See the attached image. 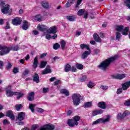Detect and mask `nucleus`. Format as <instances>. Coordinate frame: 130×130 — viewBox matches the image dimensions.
<instances>
[{"label": "nucleus", "instance_id": "f257e3e1", "mask_svg": "<svg viewBox=\"0 0 130 130\" xmlns=\"http://www.w3.org/2000/svg\"><path fill=\"white\" fill-rule=\"evenodd\" d=\"M118 56L117 55H115L112 57L108 58L102 62L98 66L99 69L100 70H102V71H106L107 69H108V67L112 61H114L115 59H117Z\"/></svg>", "mask_w": 130, "mask_h": 130}, {"label": "nucleus", "instance_id": "f03ea898", "mask_svg": "<svg viewBox=\"0 0 130 130\" xmlns=\"http://www.w3.org/2000/svg\"><path fill=\"white\" fill-rule=\"evenodd\" d=\"M5 90L6 91V94L7 97H13V96L15 95L17 96V99H20L22 98L23 96H24V94L21 92H18L15 91H12V86L8 85L6 86L5 88Z\"/></svg>", "mask_w": 130, "mask_h": 130}, {"label": "nucleus", "instance_id": "7ed1b4c3", "mask_svg": "<svg viewBox=\"0 0 130 130\" xmlns=\"http://www.w3.org/2000/svg\"><path fill=\"white\" fill-rule=\"evenodd\" d=\"M38 29L41 31L42 32H49V33L55 34L57 31L56 30V26H52L48 29V27L44 25L39 24L37 26Z\"/></svg>", "mask_w": 130, "mask_h": 130}, {"label": "nucleus", "instance_id": "20e7f679", "mask_svg": "<svg viewBox=\"0 0 130 130\" xmlns=\"http://www.w3.org/2000/svg\"><path fill=\"white\" fill-rule=\"evenodd\" d=\"M80 120V117L79 116H76L73 118V119H69L67 122V124L69 126L74 127L75 125H78L79 124V121Z\"/></svg>", "mask_w": 130, "mask_h": 130}, {"label": "nucleus", "instance_id": "39448f33", "mask_svg": "<svg viewBox=\"0 0 130 130\" xmlns=\"http://www.w3.org/2000/svg\"><path fill=\"white\" fill-rule=\"evenodd\" d=\"M81 97V94L79 93H74L72 95V98L73 99L74 105H75V106L80 105Z\"/></svg>", "mask_w": 130, "mask_h": 130}, {"label": "nucleus", "instance_id": "423d86ee", "mask_svg": "<svg viewBox=\"0 0 130 130\" xmlns=\"http://www.w3.org/2000/svg\"><path fill=\"white\" fill-rule=\"evenodd\" d=\"M123 28H124V26H123V25H117L116 27V30L118 32L122 31V35H125V36L127 35V34H128V30H129L128 27H125L124 29H123Z\"/></svg>", "mask_w": 130, "mask_h": 130}, {"label": "nucleus", "instance_id": "0eeeda50", "mask_svg": "<svg viewBox=\"0 0 130 130\" xmlns=\"http://www.w3.org/2000/svg\"><path fill=\"white\" fill-rule=\"evenodd\" d=\"M0 55H6L10 53L11 51V48L6 46H2L0 44Z\"/></svg>", "mask_w": 130, "mask_h": 130}, {"label": "nucleus", "instance_id": "6e6552de", "mask_svg": "<svg viewBox=\"0 0 130 130\" xmlns=\"http://www.w3.org/2000/svg\"><path fill=\"white\" fill-rule=\"evenodd\" d=\"M110 119V117L108 116L107 118L103 119V118H101L97 119L96 120L93 121L92 123V125H95L96 124H99V123H106V122H108L109 120Z\"/></svg>", "mask_w": 130, "mask_h": 130}, {"label": "nucleus", "instance_id": "1a4fd4ad", "mask_svg": "<svg viewBox=\"0 0 130 130\" xmlns=\"http://www.w3.org/2000/svg\"><path fill=\"white\" fill-rule=\"evenodd\" d=\"M10 8L11 6L8 4L5 5L1 10L3 14H5V15L7 14H9L10 15V14L13 12V10Z\"/></svg>", "mask_w": 130, "mask_h": 130}, {"label": "nucleus", "instance_id": "9d476101", "mask_svg": "<svg viewBox=\"0 0 130 130\" xmlns=\"http://www.w3.org/2000/svg\"><path fill=\"white\" fill-rule=\"evenodd\" d=\"M54 125L52 124H46L42 127H41L38 130H54Z\"/></svg>", "mask_w": 130, "mask_h": 130}, {"label": "nucleus", "instance_id": "9b49d317", "mask_svg": "<svg viewBox=\"0 0 130 130\" xmlns=\"http://www.w3.org/2000/svg\"><path fill=\"white\" fill-rule=\"evenodd\" d=\"M130 112L128 111H125L123 114L119 113L118 114L117 116V119H122L125 116H127V115H129Z\"/></svg>", "mask_w": 130, "mask_h": 130}, {"label": "nucleus", "instance_id": "f8f14e48", "mask_svg": "<svg viewBox=\"0 0 130 130\" xmlns=\"http://www.w3.org/2000/svg\"><path fill=\"white\" fill-rule=\"evenodd\" d=\"M22 23V19L19 17L14 18L12 19V24L15 26H19Z\"/></svg>", "mask_w": 130, "mask_h": 130}, {"label": "nucleus", "instance_id": "ddd939ff", "mask_svg": "<svg viewBox=\"0 0 130 130\" xmlns=\"http://www.w3.org/2000/svg\"><path fill=\"white\" fill-rule=\"evenodd\" d=\"M5 116L10 117L12 120H15V115H14V114H13V112L11 110L7 111Z\"/></svg>", "mask_w": 130, "mask_h": 130}, {"label": "nucleus", "instance_id": "4468645a", "mask_svg": "<svg viewBox=\"0 0 130 130\" xmlns=\"http://www.w3.org/2000/svg\"><path fill=\"white\" fill-rule=\"evenodd\" d=\"M113 79H116V80H122L125 78L124 74H117L116 75H112Z\"/></svg>", "mask_w": 130, "mask_h": 130}, {"label": "nucleus", "instance_id": "2eb2a0df", "mask_svg": "<svg viewBox=\"0 0 130 130\" xmlns=\"http://www.w3.org/2000/svg\"><path fill=\"white\" fill-rule=\"evenodd\" d=\"M35 92H29L27 94V100L28 101H33L35 99Z\"/></svg>", "mask_w": 130, "mask_h": 130}, {"label": "nucleus", "instance_id": "dca6fc26", "mask_svg": "<svg viewBox=\"0 0 130 130\" xmlns=\"http://www.w3.org/2000/svg\"><path fill=\"white\" fill-rule=\"evenodd\" d=\"M51 73V69H50V66L49 65H47L42 72V75H46L47 74H50Z\"/></svg>", "mask_w": 130, "mask_h": 130}, {"label": "nucleus", "instance_id": "f3484780", "mask_svg": "<svg viewBox=\"0 0 130 130\" xmlns=\"http://www.w3.org/2000/svg\"><path fill=\"white\" fill-rule=\"evenodd\" d=\"M17 120H19L20 121L24 120V119H25V113L22 112L19 113L17 116Z\"/></svg>", "mask_w": 130, "mask_h": 130}, {"label": "nucleus", "instance_id": "a211bd4d", "mask_svg": "<svg viewBox=\"0 0 130 130\" xmlns=\"http://www.w3.org/2000/svg\"><path fill=\"white\" fill-rule=\"evenodd\" d=\"M121 86H122V89H123L124 91H126V90H127V89L129 88L130 81H127L125 82L124 83L122 84Z\"/></svg>", "mask_w": 130, "mask_h": 130}, {"label": "nucleus", "instance_id": "6ab92c4d", "mask_svg": "<svg viewBox=\"0 0 130 130\" xmlns=\"http://www.w3.org/2000/svg\"><path fill=\"white\" fill-rule=\"evenodd\" d=\"M90 54H91V52L90 51H85L84 52L82 53L81 58L85 59V58L88 57V55H90Z\"/></svg>", "mask_w": 130, "mask_h": 130}, {"label": "nucleus", "instance_id": "aec40b11", "mask_svg": "<svg viewBox=\"0 0 130 130\" xmlns=\"http://www.w3.org/2000/svg\"><path fill=\"white\" fill-rule=\"evenodd\" d=\"M75 3H76V0H68L66 5V8H70Z\"/></svg>", "mask_w": 130, "mask_h": 130}, {"label": "nucleus", "instance_id": "412c9836", "mask_svg": "<svg viewBox=\"0 0 130 130\" xmlns=\"http://www.w3.org/2000/svg\"><path fill=\"white\" fill-rule=\"evenodd\" d=\"M102 113H103V110H99L93 111L92 114L93 116H96V115H99V114H102Z\"/></svg>", "mask_w": 130, "mask_h": 130}, {"label": "nucleus", "instance_id": "4be33fe9", "mask_svg": "<svg viewBox=\"0 0 130 130\" xmlns=\"http://www.w3.org/2000/svg\"><path fill=\"white\" fill-rule=\"evenodd\" d=\"M29 28V25H28V22L26 20L23 21V24L22 25L23 30H27Z\"/></svg>", "mask_w": 130, "mask_h": 130}, {"label": "nucleus", "instance_id": "5701e85b", "mask_svg": "<svg viewBox=\"0 0 130 130\" xmlns=\"http://www.w3.org/2000/svg\"><path fill=\"white\" fill-rule=\"evenodd\" d=\"M98 106L100 108H102V109H105L106 108V105H105V103L104 102L99 103Z\"/></svg>", "mask_w": 130, "mask_h": 130}, {"label": "nucleus", "instance_id": "b1692460", "mask_svg": "<svg viewBox=\"0 0 130 130\" xmlns=\"http://www.w3.org/2000/svg\"><path fill=\"white\" fill-rule=\"evenodd\" d=\"M80 48H81V49L86 48L87 50H90V46L89 45H86V44H80Z\"/></svg>", "mask_w": 130, "mask_h": 130}, {"label": "nucleus", "instance_id": "393cba45", "mask_svg": "<svg viewBox=\"0 0 130 130\" xmlns=\"http://www.w3.org/2000/svg\"><path fill=\"white\" fill-rule=\"evenodd\" d=\"M32 66L35 69H36V68L38 67V58H37V57H36L34 58V61Z\"/></svg>", "mask_w": 130, "mask_h": 130}, {"label": "nucleus", "instance_id": "a878e982", "mask_svg": "<svg viewBox=\"0 0 130 130\" xmlns=\"http://www.w3.org/2000/svg\"><path fill=\"white\" fill-rule=\"evenodd\" d=\"M46 64H47V61H42L40 64V69H44L45 67H46Z\"/></svg>", "mask_w": 130, "mask_h": 130}, {"label": "nucleus", "instance_id": "bb28decb", "mask_svg": "<svg viewBox=\"0 0 130 130\" xmlns=\"http://www.w3.org/2000/svg\"><path fill=\"white\" fill-rule=\"evenodd\" d=\"M66 19L69 21L73 22V21H75V19H76V16L75 15L66 16Z\"/></svg>", "mask_w": 130, "mask_h": 130}, {"label": "nucleus", "instance_id": "cd10ccee", "mask_svg": "<svg viewBox=\"0 0 130 130\" xmlns=\"http://www.w3.org/2000/svg\"><path fill=\"white\" fill-rule=\"evenodd\" d=\"M93 38L96 42H101V39H100L99 36H98L97 34L93 35Z\"/></svg>", "mask_w": 130, "mask_h": 130}, {"label": "nucleus", "instance_id": "c85d7f7f", "mask_svg": "<svg viewBox=\"0 0 130 130\" xmlns=\"http://www.w3.org/2000/svg\"><path fill=\"white\" fill-rule=\"evenodd\" d=\"M34 82H36V83H39V76H38V74H35L34 76Z\"/></svg>", "mask_w": 130, "mask_h": 130}, {"label": "nucleus", "instance_id": "c756f323", "mask_svg": "<svg viewBox=\"0 0 130 130\" xmlns=\"http://www.w3.org/2000/svg\"><path fill=\"white\" fill-rule=\"evenodd\" d=\"M60 93H61V94H64L67 96L70 95V92H69V91L67 89H61Z\"/></svg>", "mask_w": 130, "mask_h": 130}, {"label": "nucleus", "instance_id": "7c9ffc66", "mask_svg": "<svg viewBox=\"0 0 130 130\" xmlns=\"http://www.w3.org/2000/svg\"><path fill=\"white\" fill-rule=\"evenodd\" d=\"M36 106V105L32 104H29L28 108L31 110V112H35V110L34 109L35 107Z\"/></svg>", "mask_w": 130, "mask_h": 130}, {"label": "nucleus", "instance_id": "2f4dec72", "mask_svg": "<svg viewBox=\"0 0 130 130\" xmlns=\"http://www.w3.org/2000/svg\"><path fill=\"white\" fill-rule=\"evenodd\" d=\"M92 106V102H86L84 104V107L85 108H89V107H91Z\"/></svg>", "mask_w": 130, "mask_h": 130}, {"label": "nucleus", "instance_id": "473e14b6", "mask_svg": "<svg viewBox=\"0 0 130 130\" xmlns=\"http://www.w3.org/2000/svg\"><path fill=\"white\" fill-rule=\"evenodd\" d=\"M71 69L72 67L71 66V65H70V64H67L65 66V72H66V73H68V72H70V71H71Z\"/></svg>", "mask_w": 130, "mask_h": 130}, {"label": "nucleus", "instance_id": "72a5a7b5", "mask_svg": "<svg viewBox=\"0 0 130 130\" xmlns=\"http://www.w3.org/2000/svg\"><path fill=\"white\" fill-rule=\"evenodd\" d=\"M124 3L126 7L130 9V0H124Z\"/></svg>", "mask_w": 130, "mask_h": 130}, {"label": "nucleus", "instance_id": "f704fd0d", "mask_svg": "<svg viewBox=\"0 0 130 130\" xmlns=\"http://www.w3.org/2000/svg\"><path fill=\"white\" fill-rule=\"evenodd\" d=\"M42 6L44 8V9H48V7H49V5H48V3L46 2H42Z\"/></svg>", "mask_w": 130, "mask_h": 130}, {"label": "nucleus", "instance_id": "c9c22d12", "mask_svg": "<svg viewBox=\"0 0 130 130\" xmlns=\"http://www.w3.org/2000/svg\"><path fill=\"white\" fill-rule=\"evenodd\" d=\"M35 20L36 21H39V22H40V21H41V20H42V16H41V15H36L35 17Z\"/></svg>", "mask_w": 130, "mask_h": 130}, {"label": "nucleus", "instance_id": "e433bc0d", "mask_svg": "<svg viewBox=\"0 0 130 130\" xmlns=\"http://www.w3.org/2000/svg\"><path fill=\"white\" fill-rule=\"evenodd\" d=\"M13 67V63L8 62L7 66H6V69L7 70H11Z\"/></svg>", "mask_w": 130, "mask_h": 130}, {"label": "nucleus", "instance_id": "4c0bfd02", "mask_svg": "<svg viewBox=\"0 0 130 130\" xmlns=\"http://www.w3.org/2000/svg\"><path fill=\"white\" fill-rule=\"evenodd\" d=\"M76 67L78 70H83V69L84 68V66H83V64L79 63H76Z\"/></svg>", "mask_w": 130, "mask_h": 130}, {"label": "nucleus", "instance_id": "58836bf2", "mask_svg": "<svg viewBox=\"0 0 130 130\" xmlns=\"http://www.w3.org/2000/svg\"><path fill=\"white\" fill-rule=\"evenodd\" d=\"M22 107H23V106L22 105V104H17L15 106V109L17 111H19V110H20V109H21Z\"/></svg>", "mask_w": 130, "mask_h": 130}, {"label": "nucleus", "instance_id": "ea45409f", "mask_svg": "<svg viewBox=\"0 0 130 130\" xmlns=\"http://www.w3.org/2000/svg\"><path fill=\"white\" fill-rule=\"evenodd\" d=\"M84 13H85V9H80L78 11L77 15H78V16H82Z\"/></svg>", "mask_w": 130, "mask_h": 130}, {"label": "nucleus", "instance_id": "a19ab883", "mask_svg": "<svg viewBox=\"0 0 130 130\" xmlns=\"http://www.w3.org/2000/svg\"><path fill=\"white\" fill-rule=\"evenodd\" d=\"M121 38V34L119 32H116V40H119Z\"/></svg>", "mask_w": 130, "mask_h": 130}, {"label": "nucleus", "instance_id": "79ce46f5", "mask_svg": "<svg viewBox=\"0 0 130 130\" xmlns=\"http://www.w3.org/2000/svg\"><path fill=\"white\" fill-rule=\"evenodd\" d=\"M60 44H61V48L62 49H64V47H66V41H62L60 43Z\"/></svg>", "mask_w": 130, "mask_h": 130}, {"label": "nucleus", "instance_id": "37998d69", "mask_svg": "<svg viewBox=\"0 0 130 130\" xmlns=\"http://www.w3.org/2000/svg\"><path fill=\"white\" fill-rule=\"evenodd\" d=\"M94 86L95 84L92 82H89L87 84V87H88V88H90V89H91V88H93V87H94Z\"/></svg>", "mask_w": 130, "mask_h": 130}, {"label": "nucleus", "instance_id": "c03bdc74", "mask_svg": "<svg viewBox=\"0 0 130 130\" xmlns=\"http://www.w3.org/2000/svg\"><path fill=\"white\" fill-rule=\"evenodd\" d=\"M12 72L14 74H18V73H19V68L15 67L12 70Z\"/></svg>", "mask_w": 130, "mask_h": 130}, {"label": "nucleus", "instance_id": "a18cd8bd", "mask_svg": "<svg viewBox=\"0 0 130 130\" xmlns=\"http://www.w3.org/2000/svg\"><path fill=\"white\" fill-rule=\"evenodd\" d=\"M60 47V45L58 43H56L53 45V48L55 50L58 49Z\"/></svg>", "mask_w": 130, "mask_h": 130}, {"label": "nucleus", "instance_id": "49530a36", "mask_svg": "<svg viewBox=\"0 0 130 130\" xmlns=\"http://www.w3.org/2000/svg\"><path fill=\"white\" fill-rule=\"evenodd\" d=\"M82 1H83V0H77V4L75 6V7L76 8H79V6H80V5H81Z\"/></svg>", "mask_w": 130, "mask_h": 130}, {"label": "nucleus", "instance_id": "de8ad7c7", "mask_svg": "<svg viewBox=\"0 0 130 130\" xmlns=\"http://www.w3.org/2000/svg\"><path fill=\"white\" fill-rule=\"evenodd\" d=\"M29 73H30V71L28 69H26L23 73L22 75L23 76H27V75H28V74H29Z\"/></svg>", "mask_w": 130, "mask_h": 130}, {"label": "nucleus", "instance_id": "09e8293b", "mask_svg": "<svg viewBox=\"0 0 130 130\" xmlns=\"http://www.w3.org/2000/svg\"><path fill=\"white\" fill-rule=\"evenodd\" d=\"M100 88H101V89H102V90H104L105 91L108 89V86H107L106 85H101Z\"/></svg>", "mask_w": 130, "mask_h": 130}, {"label": "nucleus", "instance_id": "8fccbe9b", "mask_svg": "<svg viewBox=\"0 0 130 130\" xmlns=\"http://www.w3.org/2000/svg\"><path fill=\"white\" fill-rule=\"evenodd\" d=\"M10 28H11V27L10 26V22H7L6 23V25L4 27V29L7 30L8 29H10Z\"/></svg>", "mask_w": 130, "mask_h": 130}, {"label": "nucleus", "instance_id": "3c124183", "mask_svg": "<svg viewBox=\"0 0 130 130\" xmlns=\"http://www.w3.org/2000/svg\"><path fill=\"white\" fill-rule=\"evenodd\" d=\"M87 80V76H83L80 79V82H85Z\"/></svg>", "mask_w": 130, "mask_h": 130}, {"label": "nucleus", "instance_id": "603ef678", "mask_svg": "<svg viewBox=\"0 0 130 130\" xmlns=\"http://www.w3.org/2000/svg\"><path fill=\"white\" fill-rule=\"evenodd\" d=\"M3 124L6 125V124H10V121L8 119L3 120Z\"/></svg>", "mask_w": 130, "mask_h": 130}, {"label": "nucleus", "instance_id": "864d4df0", "mask_svg": "<svg viewBox=\"0 0 130 130\" xmlns=\"http://www.w3.org/2000/svg\"><path fill=\"white\" fill-rule=\"evenodd\" d=\"M38 127V124L33 125L30 128L31 130H36V129Z\"/></svg>", "mask_w": 130, "mask_h": 130}, {"label": "nucleus", "instance_id": "5fc2aeb1", "mask_svg": "<svg viewBox=\"0 0 130 130\" xmlns=\"http://www.w3.org/2000/svg\"><path fill=\"white\" fill-rule=\"evenodd\" d=\"M70 71H71V72H77V68H76L74 66H73L72 67H71V69Z\"/></svg>", "mask_w": 130, "mask_h": 130}, {"label": "nucleus", "instance_id": "6e6d98bb", "mask_svg": "<svg viewBox=\"0 0 130 130\" xmlns=\"http://www.w3.org/2000/svg\"><path fill=\"white\" fill-rule=\"evenodd\" d=\"M122 88H119L117 90V94H121V93H122Z\"/></svg>", "mask_w": 130, "mask_h": 130}, {"label": "nucleus", "instance_id": "4d7b16f0", "mask_svg": "<svg viewBox=\"0 0 130 130\" xmlns=\"http://www.w3.org/2000/svg\"><path fill=\"white\" fill-rule=\"evenodd\" d=\"M4 64V61L0 60V69H3Z\"/></svg>", "mask_w": 130, "mask_h": 130}, {"label": "nucleus", "instance_id": "13d9d810", "mask_svg": "<svg viewBox=\"0 0 130 130\" xmlns=\"http://www.w3.org/2000/svg\"><path fill=\"white\" fill-rule=\"evenodd\" d=\"M20 49V47H18V46H15V47H13V50L15 51H17Z\"/></svg>", "mask_w": 130, "mask_h": 130}, {"label": "nucleus", "instance_id": "bf43d9fd", "mask_svg": "<svg viewBox=\"0 0 130 130\" xmlns=\"http://www.w3.org/2000/svg\"><path fill=\"white\" fill-rule=\"evenodd\" d=\"M124 105L126 106H130V101H127L125 102Z\"/></svg>", "mask_w": 130, "mask_h": 130}, {"label": "nucleus", "instance_id": "052dcab7", "mask_svg": "<svg viewBox=\"0 0 130 130\" xmlns=\"http://www.w3.org/2000/svg\"><path fill=\"white\" fill-rule=\"evenodd\" d=\"M37 110L38 112H40V113L43 112V111H44L43 109H42L40 108H37Z\"/></svg>", "mask_w": 130, "mask_h": 130}, {"label": "nucleus", "instance_id": "680f3d73", "mask_svg": "<svg viewBox=\"0 0 130 130\" xmlns=\"http://www.w3.org/2000/svg\"><path fill=\"white\" fill-rule=\"evenodd\" d=\"M89 16L90 18L91 19H95V16H94V14H93V13H90Z\"/></svg>", "mask_w": 130, "mask_h": 130}, {"label": "nucleus", "instance_id": "e2e57ef3", "mask_svg": "<svg viewBox=\"0 0 130 130\" xmlns=\"http://www.w3.org/2000/svg\"><path fill=\"white\" fill-rule=\"evenodd\" d=\"M47 55V53H43L40 55V58H43V57H45Z\"/></svg>", "mask_w": 130, "mask_h": 130}, {"label": "nucleus", "instance_id": "0e129e2a", "mask_svg": "<svg viewBox=\"0 0 130 130\" xmlns=\"http://www.w3.org/2000/svg\"><path fill=\"white\" fill-rule=\"evenodd\" d=\"M50 38H51V36H50V34H48L46 35V39H50Z\"/></svg>", "mask_w": 130, "mask_h": 130}, {"label": "nucleus", "instance_id": "69168bd1", "mask_svg": "<svg viewBox=\"0 0 130 130\" xmlns=\"http://www.w3.org/2000/svg\"><path fill=\"white\" fill-rule=\"evenodd\" d=\"M60 82V80H57L54 82V84L55 86H57V85H58V84H59Z\"/></svg>", "mask_w": 130, "mask_h": 130}, {"label": "nucleus", "instance_id": "338daca9", "mask_svg": "<svg viewBox=\"0 0 130 130\" xmlns=\"http://www.w3.org/2000/svg\"><path fill=\"white\" fill-rule=\"evenodd\" d=\"M94 54H98L99 52H100V49H95L94 50Z\"/></svg>", "mask_w": 130, "mask_h": 130}, {"label": "nucleus", "instance_id": "774afa93", "mask_svg": "<svg viewBox=\"0 0 130 130\" xmlns=\"http://www.w3.org/2000/svg\"><path fill=\"white\" fill-rule=\"evenodd\" d=\"M43 92L44 93H47V92H48V88H44L43 89Z\"/></svg>", "mask_w": 130, "mask_h": 130}]
</instances>
